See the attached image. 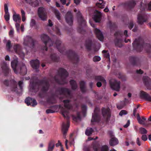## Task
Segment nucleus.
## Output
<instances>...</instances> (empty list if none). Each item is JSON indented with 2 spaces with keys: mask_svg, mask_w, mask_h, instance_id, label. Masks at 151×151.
Masks as SVG:
<instances>
[{
  "mask_svg": "<svg viewBox=\"0 0 151 151\" xmlns=\"http://www.w3.org/2000/svg\"><path fill=\"white\" fill-rule=\"evenodd\" d=\"M101 60V58L98 56H95L93 58V60L94 62H98L100 61Z\"/></svg>",
  "mask_w": 151,
  "mask_h": 151,
  "instance_id": "obj_50",
  "label": "nucleus"
},
{
  "mask_svg": "<svg viewBox=\"0 0 151 151\" xmlns=\"http://www.w3.org/2000/svg\"><path fill=\"white\" fill-rule=\"evenodd\" d=\"M32 89L36 91H37L40 89V86H41V92L38 93V95L40 98L44 97L43 93H46L49 90L50 84L49 81L44 78L43 79L40 80L37 82H33L32 84Z\"/></svg>",
  "mask_w": 151,
  "mask_h": 151,
  "instance_id": "obj_2",
  "label": "nucleus"
},
{
  "mask_svg": "<svg viewBox=\"0 0 151 151\" xmlns=\"http://www.w3.org/2000/svg\"><path fill=\"white\" fill-rule=\"evenodd\" d=\"M62 42L59 40H57L55 44L57 49L60 53L66 55L68 58L71 60L73 63L76 65L79 62V57L74 51L70 50H66L64 47L61 48Z\"/></svg>",
  "mask_w": 151,
  "mask_h": 151,
  "instance_id": "obj_3",
  "label": "nucleus"
},
{
  "mask_svg": "<svg viewBox=\"0 0 151 151\" xmlns=\"http://www.w3.org/2000/svg\"><path fill=\"white\" fill-rule=\"evenodd\" d=\"M100 109L98 107L95 108L94 114H92V119L91 120V122H99L101 119V117L99 114Z\"/></svg>",
  "mask_w": 151,
  "mask_h": 151,
  "instance_id": "obj_13",
  "label": "nucleus"
},
{
  "mask_svg": "<svg viewBox=\"0 0 151 151\" xmlns=\"http://www.w3.org/2000/svg\"><path fill=\"white\" fill-rule=\"evenodd\" d=\"M111 88L113 90L119 91L120 88V82L117 80L112 79L109 81Z\"/></svg>",
  "mask_w": 151,
  "mask_h": 151,
  "instance_id": "obj_12",
  "label": "nucleus"
},
{
  "mask_svg": "<svg viewBox=\"0 0 151 151\" xmlns=\"http://www.w3.org/2000/svg\"><path fill=\"white\" fill-rule=\"evenodd\" d=\"M47 102L49 104H53L56 103V100L55 96V95L52 93L49 96L47 99Z\"/></svg>",
  "mask_w": 151,
  "mask_h": 151,
  "instance_id": "obj_27",
  "label": "nucleus"
},
{
  "mask_svg": "<svg viewBox=\"0 0 151 151\" xmlns=\"http://www.w3.org/2000/svg\"><path fill=\"white\" fill-rule=\"evenodd\" d=\"M128 32L127 30H125L124 32V34L125 36V37L126 38H127L128 37V35L127 34Z\"/></svg>",
  "mask_w": 151,
  "mask_h": 151,
  "instance_id": "obj_63",
  "label": "nucleus"
},
{
  "mask_svg": "<svg viewBox=\"0 0 151 151\" xmlns=\"http://www.w3.org/2000/svg\"><path fill=\"white\" fill-rule=\"evenodd\" d=\"M132 45L134 49L138 52H141L144 47L148 52L151 48V46L150 44H145L144 40L140 38L135 39L133 42Z\"/></svg>",
  "mask_w": 151,
  "mask_h": 151,
  "instance_id": "obj_7",
  "label": "nucleus"
},
{
  "mask_svg": "<svg viewBox=\"0 0 151 151\" xmlns=\"http://www.w3.org/2000/svg\"><path fill=\"white\" fill-rule=\"evenodd\" d=\"M39 17L42 20L45 21L47 20V12L44 8L41 7L38 8L37 10Z\"/></svg>",
  "mask_w": 151,
  "mask_h": 151,
  "instance_id": "obj_16",
  "label": "nucleus"
},
{
  "mask_svg": "<svg viewBox=\"0 0 151 151\" xmlns=\"http://www.w3.org/2000/svg\"><path fill=\"white\" fill-rule=\"evenodd\" d=\"M13 20L17 22H20L21 21V18L20 15L19 14H14L13 17Z\"/></svg>",
  "mask_w": 151,
  "mask_h": 151,
  "instance_id": "obj_38",
  "label": "nucleus"
},
{
  "mask_svg": "<svg viewBox=\"0 0 151 151\" xmlns=\"http://www.w3.org/2000/svg\"><path fill=\"white\" fill-rule=\"evenodd\" d=\"M36 40L31 37L27 36L25 39L24 40L23 44L26 46L32 47L34 48Z\"/></svg>",
  "mask_w": 151,
  "mask_h": 151,
  "instance_id": "obj_14",
  "label": "nucleus"
},
{
  "mask_svg": "<svg viewBox=\"0 0 151 151\" xmlns=\"http://www.w3.org/2000/svg\"><path fill=\"white\" fill-rule=\"evenodd\" d=\"M141 138L144 141H145L147 139V137L145 134L143 135L142 136Z\"/></svg>",
  "mask_w": 151,
  "mask_h": 151,
  "instance_id": "obj_58",
  "label": "nucleus"
},
{
  "mask_svg": "<svg viewBox=\"0 0 151 151\" xmlns=\"http://www.w3.org/2000/svg\"><path fill=\"white\" fill-rule=\"evenodd\" d=\"M25 1L27 3L29 4L33 7H37L39 5V2L38 0H25Z\"/></svg>",
  "mask_w": 151,
  "mask_h": 151,
  "instance_id": "obj_30",
  "label": "nucleus"
},
{
  "mask_svg": "<svg viewBox=\"0 0 151 151\" xmlns=\"http://www.w3.org/2000/svg\"><path fill=\"white\" fill-rule=\"evenodd\" d=\"M81 109L82 112L84 114L86 111L87 107L86 105H83L81 106Z\"/></svg>",
  "mask_w": 151,
  "mask_h": 151,
  "instance_id": "obj_51",
  "label": "nucleus"
},
{
  "mask_svg": "<svg viewBox=\"0 0 151 151\" xmlns=\"http://www.w3.org/2000/svg\"><path fill=\"white\" fill-rule=\"evenodd\" d=\"M95 13L93 17L94 20L96 22H99L101 20L102 14L97 10H96Z\"/></svg>",
  "mask_w": 151,
  "mask_h": 151,
  "instance_id": "obj_24",
  "label": "nucleus"
},
{
  "mask_svg": "<svg viewBox=\"0 0 151 151\" xmlns=\"http://www.w3.org/2000/svg\"><path fill=\"white\" fill-rule=\"evenodd\" d=\"M134 26V24L133 22L132 21H131L129 22L128 24V27L129 29H131Z\"/></svg>",
  "mask_w": 151,
  "mask_h": 151,
  "instance_id": "obj_54",
  "label": "nucleus"
},
{
  "mask_svg": "<svg viewBox=\"0 0 151 151\" xmlns=\"http://www.w3.org/2000/svg\"><path fill=\"white\" fill-rule=\"evenodd\" d=\"M6 46L8 48V50H10L11 46V42L10 41H9L6 44Z\"/></svg>",
  "mask_w": 151,
  "mask_h": 151,
  "instance_id": "obj_57",
  "label": "nucleus"
},
{
  "mask_svg": "<svg viewBox=\"0 0 151 151\" xmlns=\"http://www.w3.org/2000/svg\"><path fill=\"white\" fill-rule=\"evenodd\" d=\"M136 143L138 146H140L141 145V142L139 137H137V139Z\"/></svg>",
  "mask_w": 151,
  "mask_h": 151,
  "instance_id": "obj_60",
  "label": "nucleus"
},
{
  "mask_svg": "<svg viewBox=\"0 0 151 151\" xmlns=\"http://www.w3.org/2000/svg\"><path fill=\"white\" fill-rule=\"evenodd\" d=\"M58 75L55 76L54 79L55 82L60 85L66 84L68 83L66 80L68 76V73L67 70L63 68H60L58 70Z\"/></svg>",
  "mask_w": 151,
  "mask_h": 151,
  "instance_id": "obj_5",
  "label": "nucleus"
},
{
  "mask_svg": "<svg viewBox=\"0 0 151 151\" xmlns=\"http://www.w3.org/2000/svg\"><path fill=\"white\" fill-rule=\"evenodd\" d=\"M71 101L69 99L64 100L63 102L64 104V108L62 107L61 109V113L64 118L67 120L66 124L63 122L62 125L61 130L63 134V137L66 139L67 133L68 131V128L70 126V122L69 121V110H72L73 106L70 104Z\"/></svg>",
  "mask_w": 151,
  "mask_h": 151,
  "instance_id": "obj_1",
  "label": "nucleus"
},
{
  "mask_svg": "<svg viewBox=\"0 0 151 151\" xmlns=\"http://www.w3.org/2000/svg\"><path fill=\"white\" fill-rule=\"evenodd\" d=\"M87 76L89 78L93 79L94 76H92L91 75V69H88L86 70Z\"/></svg>",
  "mask_w": 151,
  "mask_h": 151,
  "instance_id": "obj_46",
  "label": "nucleus"
},
{
  "mask_svg": "<svg viewBox=\"0 0 151 151\" xmlns=\"http://www.w3.org/2000/svg\"><path fill=\"white\" fill-rule=\"evenodd\" d=\"M1 68L2 72L4 73L5 76H7L10 71L9 66L6 63L4 62H3L1 65Z\"/></svg>",
  "mask_w": 151,
  "mask_h": 151,
  "instance_id": "obj_22",
  "label": "nucleus"
},
{
  "mask_svg": "<svg viewBox=\"0 0 151 151\" xmlns=\"http://www.w3.org/2000/svg\"><path fill=\"white\" fill-rule=\"evenodd\" d=\"M65 18L67 23L70 25H72L73 22V17L72 13L70 12H68L66 14Z\"/></svg>",
  "mask_w": 151,
  "mask_h": 151,
  "instance_id": "obj_18",
  "label": "nucleus"
},
{
  "mask_svg": "<svg viewBox=\"0 0 151 151\" xmlns=\"http://www.w3.org/2000/svg\"><path fill=\"white\" fill-rule=\"evenodd\" d=\"M141 96L146 100L151 102V96L148 93L143 91H141L140 92Z\"/></svg>",
  "mask_w": 151,
  "mask_h": 151,
  "instance_id": "obj_26",
  "label": "nucleus"
},
{
  "mask_svg": "<svg viewBox=\"0 0 151 151\" xmlns=\"http://www.w3.org/2000/svg\"><path fill=\"white\" fill-rule=\"evenodd\" d=\"M115 38L114 40L115 45L116 46L121 47L122 45V37L123 35L122 32L121 31H117L115 32L114 34Z\"/></svg>",
  "mask_w": 151,
  "mask_h": 151,
  "instance_id": "obj_10",
  "label": "nucleus"
},
{
  "mask_svg": "<svg viewBox=\"0 0 151 151\" xmlns=\"http://www.w3.org/2000/svg\"><path fill=\"white\" fill-rule=\"evenodd\" d=\"M93 44L92 40L90 39H88L85 42V46L86 49L89 51H91L92 49Z\"/></svg>",
  "mask_w": 151,
  "mask_h": 151,
  "instance_id": "obj_28",
  "label": "nucleus"
},
{
  "mask_svg": "<svg viewBox=\"0 0 151 151\" xmlns=\"http://www.w3.org/2000/svg\"><path fill=\"white\" fill-rule=\"evenodd\" d=\"M104 56L105 58L110 60V55L108 52L104 54Z\"/></svg>",
  "mask_w": 151,
  "mask_h": 151,
  "instance_id": "obj_59",
  "label": "nucleus"
},
{
  "mask_svg": "<svg viewBox=\"0 0 151 151\" xmlns=\"http://www.w3.org/2000/svg\"><path fill=\"white\" fill-rule=\"evenodd\" d=\"M14 49L15 52L17 54H19L21 50V47L18 44H16L14 45Z\"/></svg>",
  "mask_w": 151,
  "mask_h": 151,
  "instance_id": "obj_39",
  "label": "nucleus"
},
{
  "mask_svg": "<svg viewBox=\"0 0 151 151\" xmlns=\"http://www.w3.org/2000/svg\"><path fill=\"white\" fill-rule=\"evenodd\" d=\"M55 146V142L54 140H51L48 144L47 151H52Z\"/></svg>",
  "mask_w": 151,
  "mask_h": 151,
  "instance_id": "obj_31",
  "label": "nucleus"
},
{
  "mask_svg": "<svg viewBox=\"0 0 151 151\" xmlns=\"http://www.w3.org/2000/svg\"><path fill=\"white\" fill-rule=\"evenodd\" d=\"M79 84L81 91L83 93H85L87 91L86 82L84 81H82L80 82Z\"/></svg>",
  "mask_w": 151,
  "mask_h": 151,
  "instance_id": "obj_29",
  "label": "nucleus"
},
{
  "mask_svg": "<svg viewBox=\"0 0 151 151\" xmlns=\"http://www.w3.org/2000/svg\"><path fill=\"white\" fill-rule=\"evenodd\" d=\"M4 17L5 20L6 21H9V13H7V14H5L4 15Z\"/></svg>",
  "mask_w": 151,
  "mask_h": 151,
  "instance_id": "obj_53",
  "label": "nucleus"
},
{
  "mask_svg": "<svg viewBox=\"0 0 151 151\" xmlns=\"http://www.w3.org/2000/svg\"><path fill=\"white\" fill-rule=\"evenodd\" d=\"M101 112L103 116L106 119V121H108L111 117L110 109L109 108L106 109L105 108H102L101 109Z\"/></svg>",
  "mask_w": 151,
  "mask_h": 151,
  "instance_id": "obj_20",
  "label": "nucleus"
},
{
  "mask_svg": "<svg viewBox=\"0 0 151 151\" xmlns=\"http://www.w3.org/2000/svg\"><path fill=\"white\" fill-rule=\"evenodd\" d=\"M52 10L57 19L58 20H60V13L59 11L55 8L53 9Z\"/></svg>",
  "mask_w": 151,
  "mask_h": 151,
  "instance_id": "obj_40",
  "label": "nucleus"
},
{
  "mask_svg": "<svg viewBox=\"0 0 151 151\" xmlns=\"http://www.w3.org/2000/svg\"><path fill=\"white\" fill-rule=\"evenodd\" d=\"M127 111L124 110H122L119 113V115L121 116H122L123 115H126L127 114Z\"/></svg>",
  "mask_w": 151,
  "mask_h": 151,
  "instance_id": "obj_55",
  "label": "nucleus"
},
{
  "mask_svg": "<svg viewBox=\"0 0 151 151\" xmlns=\"http://www.w3.org/2000/svg\"><path fill=\"white\" fill-rule=\"evenodd\" d=\"M129 60L130 62L133 65L138 66L140 64V60L137 57L131 56L129 58Z\"/></svg>",
  "mask_w": 151,
  "mask_h": 151,
  "instance_id": "obj_19",
  "label": "nucleus"
},
{
  "mask_svg": "<svg viewBox=\"0 0 151 151\" xmlns=\"http://www.w3.org/2000/svg\"><path fill=\"white\" fill-rule=\"evenodd\" d=\"M138 23L140 25H142L144 22H146L147 20V15L141 13L139 14L137 16Z\"/></svg>",
  "mask_w": 151,
  "mask_h": 151,
  "instance_id": "obj_17",
  "label": "nucleus"
},
{
  "mask_svg": "<svg viewBox=\"0 0 151 151\" xmlns=\"http://www.w3.org/2000/svg\"><path fill=\"white\" fill-rule=\"evenodd\" d=\"M72 89L73 90H76L78 88V85L76 81L71 80L69 81Z\"/></svg>",
  "mask_w": 151,
  "mask_h": 151,
  "instance_id": "obj_32",
  "label": "nucleus"
},
{
  "mask_svg": "<svg viewBox=\"0 0 151 151\" xmlns=\"http://www.w3.org/2000/svg\"><path fill=\"white\" fill-rule=\"evenodd\" d=\"M42 40L44 43L45 46L42 48V50L46 51L47 50V44L50 47L52 46L54 44V42L47 35L43 34L41 36Z\"/></svg>",
  "mask_w": 151,
  "mask_h": 151,
  "instance_id": "obj_9",
  "label": "nucleus"
},
{
  "mask_svg": "<svg viewBox=\"0 0 151 151\" xmlns=\"http://www.w3.org/2000/svg\"><path fill=\"white\" fill-rule=\"evenodd\" d=\"M108 147L106 145L103 146L101 150V151H108Z\"/></svg>",
  "mask_w": 151,
  "mask_h": 151,
  "instance_id": "obj_52",
  "label": "nucleus"
},
{
  "mask_svg": "<svg viewBox=\"0 0 151 151\" xmlns=\"http://www.w3.org/2000/svg\"><path fill=\"white\" fill-rule=\"evenodd\" d=\"M30 25L32 27H35V28L36 29H37V26L36 24V22L35 20L33 19H32L31 20L30 22Z\"/></svg>",
  "mask_w": 151,
  "mask_h": 151,
  "instance_id": "obj_47",
  "label": "nucleus"
},
{
  "mask_svg": "<svg viewBox=\"0 0 151 151\" xmlns=\"http://www.w3.org/2000/svg\"><path fill=\"white\" fill-rule=\"evenodd\" d=\"M104 0H99V2L96 3V5L98 7L102 9L104 7L105 3Z\"/></svg>",
  "mask_w": 151,
  "mask_h": 151,
  "instance_id": "obj_37",
  "label": "nucleus"
},
{
  "mask_svg": "<svg viewBox=\"0 0 151 151\" xmlns=\"http://www.w3.org/2000/svg\"><path fill=\"white\" fill-rule=\"evenodd\" d=\"M142 118H140V121H138V122L140 124H145V121L146 120V118L144 116H142Z\"/></svg>",
  "mask_w": 151,
  "mask_h": 151,
  "instance_id": "obj_48",
  "label": "nucleus"
},
{
  "mask_svg": "<svg viewBox=\"0 0 151 151\" xmlns=\"http://www.w3.org/2000/svg\"><path fill=\"white\" fill-rule=\"evenodd\" d=\"M57 91L59 92L60 95H64L68 98L71 99L73 97V95L71 93V91L68 88L63 87L60 88Z\"/></svg>",
  "mask_w": 151,
  "mask_h": 151,
  "instance_id": "obj_11",
  "label": "nucleus"
},
{
  "mask_svg": "<svg viewBox=\"0 0 151 151\" xmlns=\"http://www.w3.org/2000/svg\"><path fill=\"white\" fill-rule=\"evenodd\" d=\"M130 120H128L126 124L124 125V127L125 128L127 127L130 124Z\"/></svg>",
  "mask_w": 151,
  "mask_h": 151,
  "instance_id": "obj_62",
  "label": "nucleus"
},
{
  "mask_svg": "<svg viewBox=\"0 0 151 151\" xmlns=\"http://www.w3.org/2000/svg\"><path fill=\"white\" fill-rule=\"evenodd\" d=\"M4 12L5 14L8 13V9L7 5L6 4H5L4 5Z\"/></svg>",
  "mask_w": 151,
  "mask_h": 151,
  "instance_id": "obj_56",
  "label": "nucleus"
},
{
  "mask_svg": "<svg viewBox=\"0 0 151 151\" xmlns=\"http://www.w3.org/2000/svg\"><path fill=\"white\" fill-rule=\"evenodd\" d=\"M76 17L78 23L80 25L78 28V31L81 34H83L85 32V31L82 27L85 26L86 22L85 19H83L81 13L80 12H78L77 13Z\"/></svg>",
  "mask_w": 151,
  "mask_h": 151,
  "instance_id": "obj_8",
  "label": "nucleus"
},
{
  "mask_svg": "<svg viewBox=\"0 0 151 151\" xmlns=\"http://www.w3.org/2000/svg\"><path fill=\"white\" fill-rule=\"evenodd\" d=\"M118 143V140L115 137H112L109 141V144L111 146L115 145Z\"/></svg>",
  "mask_w": 151,
  "mask_h": 151,
  "instance_id": "obj_34",
  "label": "nucleus"
},
{
  "mask_svg": "<svg viewBox=\"0 0 151 151\" xmlns=\"http://www.w3.org/2000/svg\"><path fill=\"white\" fill-rule=\"evenodd\" d=\"M96 81H98L96 83V86L98 87H100L102 85L101 82L104 84H106V82L103 77L101 76H94L93 77Z\"/></svg>",
  "mask_w": 151,
  "mask_h": 151,
  "instance_id": "obj_15",
  "label": "nucleus"
},
{
  "mask_svg": "<svg viewBox=\"0 0 151 151\" xmlns=\"http://www.w3.org/2000/svg\"><path fill=\"white\" fill-rule=\"evenodd\" d=\"M11 65L14 73L19 72L20 75H24L27 73V70L25 65L22 63H18L17 60L14 59L11 62Z\"/></svg>",
  "mask_w": 151,
  "mask_h": 151,
  "instance_id": "obj_6",
  "label": "nucleus"
},
{
  "mask_svg": "<svg viewBox=\"0 0 151 151\" xmlns=\"http://www.w3.org/2000/svg\"><path fill=\"white\" fill-rule=\"evenodd\" d=\"M50 57L52 60L54 62H58L59 61V57L56 55L55 53L51 54Z\"/></svg>",
  "mask_w": 151,
  "mask_h": 151,
  "instance_id": "obj_36",
  "label": "nucleus"
},
{
  "mask_svg": "<svg viewBox=\"0 0 151 151\" xmlns=\"http://www.w3.org/2000/svg\"><path fill=\"white\" fill-rule=\"evenodd\" d=\"M4 84L7 86H9L10 89L13 92H15L17 94L20 95L22 94V91L23 82L22 81H19L18 84L19 87L20 88L19 90H18L17 87V84L16 81L14 79L11 80L9 81L7 80H6L4 81Z\"/></svg>",
  "mask_w": 151,
  "mask_h": 151,
  "instance_id": "obj_4",
  "label": "nucleus"
},
{
  "mask_svg": "<svg viewBox=\"0 0 151 151\" xmlns=\"http://www.w3.org/2000/svg\"><path fill=\"white\" fill-rule=\"evenodd\" d=\"M140 132L141 134H146L147 133V130L143 127H141L139 129Z\"/></svg>",
  "mask_w": 151,
  "mask_h": 151,
  "instance_id": "obj_49",
  "label": "nucleus"
},
{
  "mask_svg": "<svg viewBox=\"0 0 151 151\" xmlns=\"http://www.w3.org/2000/svg\"><path fill=\"white\" fill-rule=\"evenodd\" d=\"M144 82L146 86H147L149 84L150 82V78L147 76H144L143 77Z\"/></svg>",
  "mask_w": 151,
  "mask_h": 151,
  "instance_id": "obj_45",
  "label": "nucleus"
},
{
  "mask_svg": "<svg viewBox=\"0 0 151 151\" xmlns=\"http://www.w3.org/2000/svg\"><path fill=\"white\" fill-rule=\"evenodd\" d=\"M93 83L92 82H90L89 83V86L91 90H93Z\"/></svg>",
  "mask_w": 151,
  "mask_h": 151,
  "instance_id": "obj_61",
  "label": "nucleus"
},
{
  "mask_svg": "<svg viewBox=\"0 0 151 151\" xmlns=\"http://www.w3.org/2000/svg\"><path fill=\"white\" fill-rule=\"evenodd\" d=\"M57 106L56 105L52 106L50 107L51 109H48L46 110V113L47 114L54 113L55 112V110L57 109Z\"/></svg>",
  "mask_w": 151,
  "mask_h": 151,
  "instance_id": "obj_35",
  "label": "nucleus"
},
{
  "mask_svg": "<svg viewBox=\"0 0 151 151\" xmlns=\"http://www.w3.org/2000/svg\"><path fill=\"white\" fill-rule=\"evenodd\" d=\"M72 117L73 120L76 122H77L78 120H80L81 119V116L79 112H77L76 116H73Z\"/></svg>",
  "mask_w": 151,
  "mask_h": 151,
  "instance_id": "obj_42",
  "label": "nucleus"
},
{
  "mask_svg": "<svg viewBox=\"0 0 151 151\" xmlns=\"http://www.w3.org/2000/svg\"><path fill=\"white\" fill-rule=\"evenodd\" d=\"M94 32L97 37L101 41H102L104 39V36L100 30L96 28L94 29Z\"/></svg>",
  "mask_w": 151,
  "mask_h": 151,
  "instance_id": "obj_25",
  "label": "nucleus"
},
{
  "mask_svg": "<svg viewBox=\"0 0 151 151\" xmlns=\"http://www.w3.org/2000/svg\"><path fill=\"white\" fill-rule=\"evenodd\" d=\"M93 132V130L92 128L88 127L86 131L85 134L86 135L89 136L92 134Z\"/></svg>",
  "mask_w": 151,
  "mask_h": 151,
  "instance_id": "obj_41",
  "label": "nucleus"
},
{
  "mask_svg": "<svg viewBox=\"0 0 151 151\" xmlns=\"http://www.w3.org/2000/svg\"><path fill=\"white\" fill-rule=\"evenodd\" d=\"M136 72L137 74H142L143 73V71L141 69L139 70H137Z\"/></svg>",
  "mask_w": 151,
  "mask_h": 151,
  "instance_id": "obj_64",
  "label": "nucleus"
},
{
  "mask_svg": "<svg viewBox=\"0 0 151 151\" xmlns=\"http://www.w3.org/2000/svg\"><path fill=\"white\" fill-rule=\"evenodd\" d=\"M127 4L130 9H132L135 6L136 3L134 1H133L128 2Z\"/></svg>",
  "mask_w": 151,
  "mask_h": 151,
  "instance_id": "obj_44",
  "label": "nucleus"
},
{
  "mask_svg": "<svg viewBox=\"0 0 151 151\" xmlns=\"http://www.w3.org/2000/svg\"><path fill=\"white\" fill-rule=\"evenodd\" d=\"M25 102L28 106L31 105L33 107H34L37 104L36 100L30 97L26 98L25 100Z\"/></svg>",
  "mask_w": 151,
  "mask_h": 151,
  "instance_id": "obj_21",
  "label": "nucleus"
},
{
  "mask_svg": "<svg viewBox=\"0 0 151 151\" xmlns=\"http://www.w3.org/2000/svg\"><path fill=\"white\" fill-rule=\"evenodd\" d=\"M109 24L110 29L111 31L114 30L116 27V25L115 23H112L111 21H109Z\"/></svg>",
  "mask_w": 151,
  "mask_h": 151,
  "instance_id": "obj_43",
  "label": "nucleus"
},
{
  "mask_svg": "<svg viewBox=\"0 0 151 151\" xmlns=\"http://www.w3.org/2000/svg\"><path fill=\"white\" fill-rule=\"evenodd\" d=\"M128 101L127 99H125L124 101H121L119 104L117 105V108L119 109H121L123 108L126 105V103Z\"/></svg>",
  "mask_w": 151,
  "mask_h": 151,
  "instance_id": "obj_33",
  "label": "nucleus"
},
{
  "mask_svg": "<svg viewBox=\"0 0 151 151\" xmlns=\"http://www.w3.org/2000/svg\"><path fill=\"white\" fill-rule=\"evenodd\" d=\"M30 63L32 68L37 71L40 66V61L37 59L32 60L30 61Z\"/></svg>",
  "mask_w": 151,
  "mask_h": 151,
  "instance_id": "obj_23",
  "label": "nucleus"
}]
</instances>
